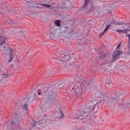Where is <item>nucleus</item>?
<instances>
[{
	"instance_id": "obj_24",
	"label": "nucleus",
	"mask_w": 130,
	"mask_h": 130,
	"mask_svg": "<svg viewBox=\"0 0 130 130\" xmlns=\"http://www.w3.org/2000/svg\"><path fill=\"white\" fill-rule=\"evenodd\" d=\"M110 27H111V24H108L106 26V27L105 28V29H104V32H106V31H107V30L109 29V28H110Z\"/></svg>"
},
{
	"instance_id": "obj_25",
	"label": "nucleus",
	"mask_w": 130,
	"mask_h": 130,
	"mask_svg": "<svg viewBox=\"0 0 130 130\" xmlns=\"http://www.w3.org/2000/svg\"><path fill=\"white\" fill-rule=\"evenodd\" d=\"M127 53L128 55H130V46L129 45H127Z\"/></svg>"
},
{
	"instance_id": "obj_22",
	"label": "nucleus",
	"mask_w": 130,
	"mask_h": 130,
	"mask_svg": "<svg viewBox=\"0 0 130 130\" xmlns=\"http://www.w3.org/2000/svg\"><path fill=\"white\" fill-rule=\"evenodd\" d=\"M41 6H43L44 7H45V8H51V5H48V4H40Z\"/></svg>"
},
{
	"instance_id": "obj_30",
	"label": "nucleus",
	"mask_w": 130,
	"mask_h": 130,
	"mask_svg": "<svg viewBox=\"0 0 130 130\" xmlns=\"http://www.w3.org/2000/svg\"><path fill=\"white\" fill-rule=\"evenodd\" d=\"M121 45V42L117 46L116 49H119L120 48V45Z\"/></svg>"
},
{
	"instance_id": "obj_5",
	"label": "nucleus",
	"mask_w": 130,
	"mask_h": 130,
	"mask_svg": "<svg viewBox=\"0 0 130 130\" xmlns=\"http://www.w3.org/2000/svg\"><path fill=\"white\" fill-rule=\"evenodd\" d=\"M71 58V56L69 54H61L59 57L56 59V62L58 63H63L66 61H68Z\"/></svg>"
},
{
	"instance_id": "obj_6",
	"label": "nucleus",
	"mask_w": 130,
	"mask_h": 130,
	"mask_svg": "<svg viewBox=\"0 0 130 130\" xmlns=\"http://www.w3.org/2000/svg\"><path fill=\"white\" fill-rule=\"evenodd\" d=\"M53 89V88H52V87H51V86H49L46 87H45V88L44 89V92L46 96H47V98H48V99H50L51 98V97L52 96L51 94H52V89Z\"/></svg>"
},
{
	"instance_id": "obj_38",
	"label": "nucleus",
	"mask_w": 130,
	"mask_h": 130,
	"mask_svg": "<svg viewBox=\"0 0 130 130\" xmlns=\"http://www.w3.org/2000/svg\"><path fill=\"white\" fill-rule=\"evenodd\" d=\"M80 87H81V88H83V87H84V84H80Z\"/></svg>"
},
{
	"instance_id": "obj_33",
	"label": "nucleus",
	"mask_w": 130,
	"mask_h": 130,
	"mask_svg": "<svg viewBox=\"0 0 130 130\" xmlns=\"http://www.w3.org/2000/svg\"><path fill=\"white\" fill-rule=\"evenodd\" d=\"M94 10H95V7H92L90 12H92V11H94Z\"/></svg>"
},
{
	"instance_id": "obj_32",
	"label": "nucleus",
	"mask_w": 130,
	"mask_h": 130,
	"mask_svg": "<svg viewBox=\"0 0 130 130\" xmlns=\"http://www.w3.org/2000/svg\"><path fill=\"white\" fill-rule=\"evenodd\" d=\"M117 22V21H115V20H114V19L112 20V22L113 23V24H114V25H116Z\"/></svg>"
},
{
	"instance_id": "obj_3",
	"label": "nucleus",
	"mask_w": 130,
	"mask_h": 130,
	"mask_svg": "<svg viewBox=\"0 0 130 130\" xmlns=\"http://www.w3.org/2000/svg\"><path fill=\"white\" fill-rule=\"evenodd\" d=\"M71 35L73 38H77L78 40L83 39V36L80 35L76 32H72V29L70 27H65L63 31L62 32V35L64 37L68 36V35Z\"/></svg>"
},
{
	"instance_id": "obj_23",
	"label": "nucleus",
	"mask_w": 130,
	"mask_h": 130,
	"mask_svg": "<svg viewBox=\"0 0 130 130\" xmlns=\"http://www.w3.org/2000/svg\"><path fill=\"white\" fill-rule=\"evenodd\" d=\"M13 25H19L20 24V22L17 20H13Z\"/></svg>"
},
{
	"instance_id": "obj_9",
	"label": "nucleus",
	"mask_w": 130,
	"mask_h": 130,
	"mask_svg": "<svg viewBox=\"0 0 130 130\" xmlns=\"http://www.w3.org/2000/svg\"><path fill=\"white\" fill-rule=\"evenodd\" d=\"M107 101L108 104H111V103H114V102H118V100L116 99V97H111L108 98Z\"/></svg>"
},
{
	"instance_id": "obj_7",
	"label": "nucleus",
	"mask_w": 130,
	"mask_h": 130,
	"mask_svg": "<svg viewBox=\"0 0 130 130\" xmlns=\"http://www.w3.org/2000/svg\"><path fill=\"white\" fill-rule=\"evenodd\" d=\"M122 53L119 49H115L114 51L113 54L112 55V58L114 60H117L120 57V55Z\"/></svg>"
},
{
	"instance_id": "obj_41",
	"label": "nucleus",
	"mask_w": 130,
	"mask_h": 130,
	"mask_svg": "<svg viewBox=\"0 0 130 130\" xmlns=\"http://www.w3.org/2000/svg\"><path fill=\"white\" fill-rule=\"evenodd\" d=\"M0 13H2V11L0 10Z\"/></svg>"
},
{
	"instance_id": "obj_13",
	"label": "nucleus",
	"mask_w": 130,
	"mask_h": 130,
	"mask_svg": "<svg viewBox=\"0 0 130 130\" xmlns=\"http://www.w3.org/2000/svg\"><path fill=\"white\" fill-rule=\"evenodd\" d=\"M115 60L113 59H111L108 60L107 62H105L103 63V66H108V67H111L112 66V63L114 62Z\"/></svg>"
},
{
	"instance_id": "obj_2",
	"label": "nucleus",
	"mask_w": 130,
	"mask_h": 130,
	"mask_svg": "<svg viewBox=\"0 0 130 130\" xmlns=\"http://www.w3.org/2000/svg\"><path fill=\"white\" fill-rule=\"evenodd\" d=\"M96 105H94L93 106H89L87 107L82 109L79 111L80 113L78 115V119H82L84 122H88V121H90V113H91V111H94V112H96Z\"/></svg>"
},
{
	"instance_id": "obj_20",
	"label": "nucleus",
	"mask_w": 130,
	"mask_h": 130,
	"mask_svg": "<svg viewBox=\"0 0 130 130\" xmlns=\"http://www.w3.org/2000/svg\"><path fill=\"white\" fill-rule=\"evenodd\" d=\"M126 37L128 38V41H127V45L130 46V34H125Z\"/></svg>"
},
{
	"instance_id": "obj_19",
	"label": "nucleus",
	"mask_w": 130,
	"mask_h": 130,
	"mask_svg": "<svg viewBox=\"0 0 130 130\" xmlns=\"http://www.w3.org/2000/svg\"><path fill=\"white\" fill-rule=\"evenodd\" d=\"M55 24L57 26V27H59L60 26V20H56L55 21Z\"/></svg>"
},
{
	"instance_id": "obj_29",
	"label": "nucleus",
	"mask_w": 130,
	"mask_h": 130,
	"mask_svg": "<svg viewBox=\"0 0 130 130\" xmlns=\"http://www.w3.org/2000/svg\"><path fill=\"white\" fill-rule=\"evenodd\" d=\"M37 92L38 95H41V94H42V92H41V90H40V89H38Z\"/></svg>"
},
{
	"instance_id": "obj_21",
	"label": "nucleus",
	"mask_w": 130,
	"mask_h": 130,
	"mask_svg": "<svg viewBox=\"0 0 130 130\" xmlns=\"http://www.w3.org/2000/svg\"><path fill=\"white\" fill-rule=\"evenodd\" d=\"M59 115H60V118H64V115L63 114V113H62V111H59Z\"/></svg>"
},
{
	"instance_id": "obj_40",
	"label": "nucleus",
	"mask_w": 130,
	"mask_h": 130,
	"mask_svg": "<svg viewBox=\"0 0 130 130\" xmlns=\"http://www.w3.org/2000/svg\"><path fill=\"white\" fill-rule=\"evenodd\" d=\"M119 95H121L120 93H118V94H117L118 97V96H119Z\"/></svg>"
},
{
	"instance_id": "obj_42",
	"label": "nucleus",
	"mask_w": 130,
	"mask_h": 130,
	"mask_svg": "<svg viewBox=\"0 0 130 130\" xmlns=\"http://www.w3.org/2000/svg\"><path fill=\"white\" fill-rule=\"evenodd\" d=\"M109 86H111V85H110V84H109Z\"/></svg>"
},
{
	"instance_id": "obj_8",
	"label": "nucleus",
	"mask_w": 130,
	"mask_h": 130,
	"mask_svg": "<svg viewBox=\"0 0 130 130\" xmlns=\"http://www.w3.org/2000/svg\"><path fill=\"white\" fill-rule=\"evenodd\" d=\"M27 34H28V32L26 30H21L20 31L18 32L17 34V36L18 39L21 40L26 37Z\"/></svg>"
},
{
	"instance_id": "obj_27",
	"label": "nucleus",
	"mask_w": 130,
	"mask_h": 130,
	"mask_svg": "<svg viewBox=\"0 0 130 130\" xmlns=\"http://www.w3.org/2000/svg\"><path fill=\"white\" fill-rule=\"evenodd\" d=\"M116 25H118V26H120V25H123V23L120 22L119 21H117L116 22Z\"/></svg>"
},
{
	"instance_id": "obj_14",
	"label": "nucleus",
	"mask_w": 130,
	"mask_h": 130,
	"mask_svg": "<svg viewBox=\"0 0 130 130\" xmlns=\"http://www.w3.org/2000/svg\"><path fill=\"white\" fill-rule=\"evenodd\" d=\"M98 95H99V96H98V98H99L101 102H102V101L104 100V98H105L106 94H104L102 92H98Z\"/></svg>"
},
{
	"instance_id": "obj_36",
	"label": "nucleus",
	"mask_w": 130,
	"mask_h": 130,
	"mask_svg": "<svg viewBox=\"0 0 130 130\" xmlns=\"http://www.w3.org/2000/svg\"><path fill=\"white\" fill-rule=\"evenodd\" d=\"M126 107H130V104H127L126 105Z\"/></svg>"
},
{
	"instance_id": "obj_31",
	"label": "nucleus",
	"mask_w": 130,
	"mask_h": 130,
	"mask_svg": "<svg viewBox=\"0 0 130 130\" xmlns=\"http://www.w3.org/2000/svg\"><path fill=\"white\" fill-rule=\"evenodd\" d=\"M4 69V67H3V65L0 64V74L2 73V71Z\"/></svg>"
},
{
	"instance_id": "obj_35",
	"label": "nucleus",
	"mask_w": 130,
	"mask_h": 130,
	"mask_svg": "<svg viewBox=\"0 0 130 130\" xmlns=\"http://www.w3.org/2000/svg\"><path fill=\"white\" fill-rule=\"evenodd\" d=\"M35 6H34V5H31L30 6V7H29V8H28V9H32V8H35Z\"/></svg>"
},
{
	"instance_id": "obj_1",
	"label": "nucleus",
	"mask_w": 130,
	"mask_h": 130,
	"mask_svg": "<svg viewBox=\"0 0 130 130\" xmlns=\"http://www.w3.org/2000/svg\"><path fill=\"white\" fill-rule=\"evenodd\" d=\"M7 40L6 37L3 36H0V50L2 53L10 55L9 60L8 63H10L11 61H14L17 63L19 62V59L16 55L13 54V49L11 47H9L8 43L6 41Z\"/></svg>"
},
{
	"instance_id": "obj_11",
	"label": "nucleus",
	"mask_w": 130,
	"mask_h": 130,
	"mask_svg": "<svg viewBox=\"0 0 130 130\" xmlns=\"http://www.w3.org/2000/svg\"><path fill=\"white\" fill-rule=\"evenodd\" d=\"M56 34V29H54V27H52L50 29V37L51 38H54L55 35Z\"/></svg>"
},
{
	"instance_id": "obj_34",
	"label": "nucleus",
	"mask_w": 130,
	"mask_h": 130,
	"mask_svg": "<svg viewBox=\"0 0 130 130\" xmlns=\"http://www.w3.org/2000/svg\"><path fill=\"white\" fill-rule=\"evenodd\" d=\"M36 125H37V122L35 121L34 124H33V126H36Z\"/></svg>"
},
{
	"instance_id": "obj_37",
	"label": "nucleus",
	"mask_w": 130,
	"mask_h": 130,
	"mask_svg": "<svg viewBox=\"0 0 130 130\" xmlns=\"http://www.w3.org/2000/svg\"><path fill=\"white\" fill-rule=\"evenodd\" d=\"M106 71L107 72H110V71H111V68H109V69H108V70L106 69Z\"/></svg>"
},
{
	"instance_id": "obj_26",
	"label": "nucleus",
	"mask_w": 130,
	"mask_h": 130,
	"mask_svg": "<svg viewBox=\"0 0 130 130\" xmlns=\"http://www.w3.org/2000/svg\"><path fill=\"white\" fill-rule=\"evenodd\" d=\"M0 35H5V31L2 28H0Z\"/></svg>"
},
{
	"instance_id": "obj_15",
	"label": "nucleus",
	"mask_w": 130,
	"mask_h": 130,
	"mask_svg": "<svg viewBox=\"0 0 130 130\" xmlns=\"http://www.w3.org/2000/svg\"><path fill=\"white\" fill-rule=\"evenodd\" d=\"M69 87L70 91H76L78 89V86L74 85L73 83H70Z\"/></svg>"
},
{
	"instance_id": "obj_10",
	"label": "nucleus",
	"mask_w": 130,
	"mask_h": 130,
	"mask_svg": "<svg viewBox=\"0 0 130 130\" xmlns=\"http://www.w3.org/2000/svg\"><path fill=\"white\" fill-rule=\"evenodd\" d=\"M2 79H0V88L1 87H3L4 86V84H5V79H7L9 78V75L6 74H3L2 77H1Z\"/></svg>"
},
{
	"instance_id": "obj_12",
	"label": "nucleus",
	"mask_w": 130,
	"mask_h": 130,
	"mask_svg": "<svg viewBox=\"0 0 130 130\" xmlns=\"http://www.w3.org/2000/svg\"><path fill=\"white\" fill-rule=\"evenodd\" d=\"M21 109L23 111H26L27 112L28 111V104L27 103H24L22 102L21 104Z\"/></svg>"
},
{
	"instance_id": "obj_16",
	"label": "nucleus",
	"mask_w": 130,
	"mask_h": 130,
	"mask_svg": "<svg viewBox=\"0 0 130 130\" xmlns=\"http://www.w3.org/2000/svg\"><path fill=\"white\" fill-rule=\"evenodd\" d=\"M90 0H84V6L82 8L83 10H87L88 8L87 7V6H88V3H89V1Z\"/></svg>"
},
{
	"instance_id": "obj_4",
	"label": "nucleus",
	"mask_w": 130,
	"mask_h": 130,
	"mask_svg": "<svg viewBox=\"0 0 130 130\" xmlns=\"http://www.w3.org/2000/svg\"><path fill=\"white\" fill-rule=\"evenodd\" d=\"M15 119L11 122V126L12 130H24V128L19 127L21 117L18 115L15 114Z\"/></svg>"
},
{
	"instance_id": "obj_39",
	"label": "nucleus",
	"mask_w": 130,
	"mask_h": 130,
	"mask_svg": "<svg viewBox=\"0 0 130 130\" xmlns=\"http://www.w3.org/2000/svg\"><path fill=\"white\" fill-rule=\"evenodd\" d=\"M11 128V126H7V128H8V129H9V128Z\"/></svg>"
},
{
	"instance_id": "obj_28",
	"label": "nucleus",
	"mask_w": 130,
	"mask_h": 130,
	"mask_svg": "<svg viewBox=\"0 0 130 130\" xmlns=\"http://www.w3.org/2000/svg\"><path fill=\"white\" fill-rule=\"evenodd\" d=\"M104 34H105V32H104V30L103 31V32H102V33H101L99 35V38H101V37H102V36H103V35H104Z\"/></svg>"
},
{
	"instance_id": "obj_18",
	"label": "nucleus",
	"mask_w": 130,
	"mask_h": 130,
	"mask_svg": "<svg viewBox=\"0 0 130 130\" xmlns=\"http://www.w3.org/2000/svg\"><path fill=\"white\" fill-rule=\"evenodd\" d=\"M6 22L7 24H9V25H14L13 20H11L10 19H7Z\"/></svg>"
},
{
	"instance_id": "obj_17",
	"label": "nucleus",
	"mask_w": 130,
	"mask_h": 130,
	"mask_svg": "<svg viewBox=\"0 0 130 130\" xmlns=\"http://www.w3.org/2000/svg\"><path fill=\"white\" fill-rule=\"evenodd\" d=\"M109 55V53H105V54H103L100 56V58L103 59V58H106L107 56Z\"/></svg>"
}]
</instances>
